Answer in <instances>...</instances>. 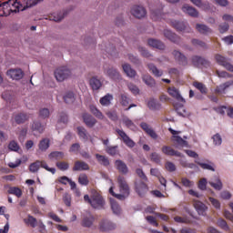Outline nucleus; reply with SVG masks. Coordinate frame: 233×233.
I'll list each match as a JSON object with an SVG mask.
<instances>
[{"label":"nucleus","mask_w":233,"mask_h":233,"mask_svg":"<svg viewBox=\"0 0 233 233\" xmlns=\"http://www.w3.org/2000/svg\"><path fill=\"white\" fill-rule=\"evenodd\" d=\"M233 80L228 81L224 84H221L219 86H217L215 89L216 94H221V92H225L227 88H229V86H232Z\"/></svg>","instance_id":"36"},{"label":"nucleus","mask_w":233,"mask_h":233,"mask_svg":"<svg viewBox=\"0 0 233 233\" xmlns=\"http://www.w3.org/2000/svg\"><path fill=\"white\" fill-rule=\"evenodd\" d=\"M182 11L185 14H187V15H190L191 17H198L199 12H198V9L188 5H184L182 7Z\"/></svg>","instance_id":"19"},{"label":"nucleus","mask_w":233,"mask_h":233,"mask_svg":"<svg viewBox=\"0 0 233 233\" xmlns=\"http://www.w3.org/2000/svg\"><path fill=\"white\" fill-rule=\"evenodd\" d=\"M147 106L149 110H161V104H159L156 99H150L147 102Z\"/></svg>","instance_id":"40"},{"label":"nucleus","mask_w":233,"mask_h":233,"mask_svg":"<svg viewBox=\"0 0 233 233\" xmlns=\"http://www.w3.org/2000/svg\"><path fill=\"white\" fill-rule=\"evenodd\" d=\"M83 170H90V166H88L85 161H76L75 166L73 167V171L81 172Z\"/></svg>","instance_id":"18"},{"label":"nucleus","mask_w":233,"mask_h":233,"mask_svg":"<svg viewBox=\"0 0 233 233\" xmlns=\"http://www.w3.org/2000/svg\"><path fill=\"white\" fill-rule=\"evenodd\" d=\"M162 152L166 156H175L176 157H183V155L181 154V152L175 150L170 146L162 147Z\"/></svg>","instance_id":"16"},{"label":"nucleus","mask_w":233,"mask_h":233,"mask_svg":"<svg viewBox=\"0 0 233 233\" xmlns=\"http://www.w3.org/2000/svg\"><path fill=\"white\" fill-rule=\"evenodd\" d=\"M120 103L122 106H128L130 105V98L127 95L122 94Z\"/></svg>","instance_id":"63"},{"label":"nucleus","mask_w":233,"mask_h":233,"mask_svg":"<svg viewBox=\"0 0 233 233\" xmlns=\"http://www.w3.org/2000/svg\"><path fill=\"white\" fill-rule=\"evenodd\" d=\"M115 167L121 174H128V167L122 160H116Z\"/></svg>","instance_id":"23"},{"label":"nucleus","mask_w":233,"mask_h":233,"mask_svg":"<svg viewBox=\"0 0 233 233\" xmlns=\"http://www.w3.org/2000/svg\"><path fill=\"white\" fill-rule=\"evenodd\" d=\"M89 85L92 90H99V88L103 86V83H101V80H99L97 76L91 77L89 80Z\"/></svg>","instance_id":"24"},{"label":"nucleus","mask_w":233,"mask_h":233,"mask_svg":"<svg viewBox=\"0 0 233 233\" xmlns=\"http://www.w3.org/2000/svg\"><path fill=\"white\" fill-rule=\"evenodd\" d=\"M116 132L121 137L123 143L128 147V148H134V147H136V142H134V140H132V138H130V137H128L125 131L116 129Z\"/></svg>","instance_id":"6"},{"label":"nucleus","mask_w":233,"mask_h":233,"mask_svg":"<svg viewBox=\"0 0 233 233\" xmlns=\"http://www.w3.org/2000/svg\"><path fill=\"white\" fill-rule=\"evenodd\" d=\"M78 183L80 185H83L84 187H86V185L90 183V181L88 180V176H86V174H81L78 177Z\"/></svg>","instance_id":"53"},{"label":"nucleus","mask_w":233,"mask_h":233,"mask_svg":"<svg viewBox=\"0 0 233 233\" xmlns=\"http://www.w3.org/2000/svg\"><path fill=\"white\" fill-rule=\"evenodd\" d=\"M65 157V153L61 151H53L49 154L51 161H61Z\"/></svg>","instance_id":"31"},{"label":"nucleus","mask_w":233,"mask_h":233,"mask_svg":"<svg viewBox=\"0 0 233 233\" xmlns=\"http://www.w3.org/2000/svg\"><path fill=\"white\" fill-rule=\"evenodd\" d=\"M43 0H27L26 5L23 6L21 3L15 0H9L4 3H0V15L3 17H8L10 14H17V12H23L26 8H32L35 6L37 3H41Z\"/></svg>","instance_id":"1"},{"label":"nucleus","mask_w":233,"mask_h":233,"mask_svg":"<svg viewBox=\"0 0 233 233\" xmlns=\"http://www.w3.org/2000/svg\"><path fill=\"white\" fill-rule=\"evenodd\" d=\"M83 120L84 123L89 128H92L97 123V120L92 116V115H89L88 113H85L83 115Z\"/></svg>","instance_id":"21"},{"label":"nucleus","mask_w":233,"mask_h":233,"mask_svg":"<svg viewBox=\"0 0 233 233\" xmlns=\"http://www.w3.org/2000/svg\"><path fill=\"white\" fill-rule=\"evenodd\" d=\"M110 203L113 213L119 216L121 214V207H119V204H117V202L114 199H110Z\"/></svg>","instance_id":"46"},{"label":"nucleus","mask_w":233,"mask_h":233,"mask_svg":"<svg viewBox=\"0 0 233 233\" xmlns=\"http://www.w3.org/2000/svg\"><path fill=\"white\" fill-rule=\"evenodd\" d=\"M135 190L140 198H143L148 192V186L142 180H137L135 182Z\"/></svg>","instance_id":"7"},{"label":"nucleus","mask_w":233,"mask_h":233,"mask_svg":"<svg viewBox=\"0 0 233 233\" xmlns=\"http://www.w3.org/2000/svg\"><path fill=\"white\" fill-rule=\"evenodd\" d=\"M181 183L183 187H186L187 188H191V187H194V182L187 177H182Z\"/></svg>","instance_id":"62"},{"label":"nucleus","mask_w":233,"mask_h":233,"mask_svg":"<svg viewBox=\"0 0 233 233\" xmlns=\"http://www.w3.org/2000/svg\"><path fill=\"white\" fill-rule=\"evenodd\" d=\"M41 168V161L37 160L29 166L30 172L35 173Z\"/></svg>","instance_id":"56"},{"label":"nucleus","mask_w":233,"mask_h":233,"mask_svg":"<svg viewBox=\"0 0 233 233\" xmlns=\"http://www.w3.org/2000/svg\"><path fill=\"white\" fill-rule=\"evenodd\" d=\"M56 167L59 170H62V172H65V170H68V168H70L68 162H56Z\"/></svg>","instance_id":"59"},{"label":"nucleus","mask_w":233,"mask_h":233,"mask_svg":"<svg viewBox=\"0 0 233 233\" xmlns=\"http://www.w3.org/2000/svg\"><path fill=\"white\" fill-rule=\"evenodd\" d=\"M193 86H195V88H197V90H199V92L204 95L208 94V92L207 86H205V84H203L201 82H194Z\"/></svg>","instance_id":"43"},{"label":"nucleus","mask_w":233,"mask_h":233,"mask_svg":"<svg viewBox=\"0 0 233 233\" xmlns=\"http://www.w3.org/2000/svg\"><path fill=\"white\" fill-rule=\"evenodd\" d=\"M131 14L134 17H137V19H142V17L147 15V9L141 5H134L131 8Z\"/></svg>","instance_id":"9"},{"label":"nucleus","mask_w":233,"mask_h":233,"mask_svg":"<svg viewBox=\"0 0 233 233\" xmlns=\"http://www.w3.org/2000/svg\"><path fill=\"white\" fill-rule=\"evenodd\" d=\"M191 63L195 68H210V61L201 56H193L191 57Z\"/></svg>","instance_id":"4"},{"label":"nucleus","mask_w":233,"mask_h":233,"mask_svg":"<svg viewBox=\"0 0 233 233\" xmlns=\"http://www.w3.org/2000/svg\"><path fill=\"white\" fill-rule=\"evenodd\" d=\"M7 76L11 77V79H15V81H19L23 79L25 76V72L21 69H9L7 71Z\"/></svg>","instance_id":"13"},{"label":"nucleus","mask_w":233,"mask_h":233,"mask_svg":"<svg viewBox=\"0 0 233 233\" xmlns=\"http://www.w3.org/2000/svg\"><path fill=\"white\" fill-rule=\"evenodd\" d=\"M196 163H198V166L201 167V168H203V170H211V172H216V168H214V163L212 162L207 164L196 161Z\"/></svg>","instance_id":"48"},{"label":"nucleus","mask_w":233,"mask_h":233,"mask_svg":"<svg viewBox=\"0 0 233 233\" xmlns=\"http://www.w3.org/2000/svg\"><path fill=\"white\" fill-rule=\"evenodd\" d=\"M209 185L215 188V190H221V188H223V183L218 177L215 178L214 181H209Z\"/></svg>","instance_id":"45"},{"label":"nucleus","mask_w":233,"mask_h":233,"mask_svg":"<svg viewBox=\"0 0 233 233\" xmlns=\"http://www.w3.org/2000/svg\"><path fill=\"white\" fill-rule=\"evenodd\" d=\"M84 200L86 203H89L93 208H96L97 210L105 208V198H103V196L99 193H95L91 198L88 195H85Z\"/></svg>","instance_id":"3"},{"label":"nucleus","mask_w":233,"mask_h":233,"mask_svg":"<svg viewBox=\"0 0 233 233\" xmlns=\"http://www.w3.org/2000/svg\"><path fill=\"white\" fill-rule=\"evenodd\" d=\"M95 220H96V218H94V216L89 215L83 218L81 225H82V227H85L86 228H90V227H92V225H94Z\"/></svg>","instance_id":"27"},{"label":"nucleus","mask_w":233,"mask_h":233,"mask_svg":"<svg viewBox=\"0 0 233 233\" xmlns=\"http://www.w3.org/2000/svg\"><path fill=\"white\" fill-rule=\"evenodd\" d=\"M28 119H30V115L27 113H15L12 117V120L15 121L16 125H24Z\"/></svg>","instance_id":"8"},{"label":"nucleus","mask_w":233,"mask_h":233,"mask_svg":"<svg viewBox=\"0 0 233 233\" xmlns=\"http://www.w3.org/2000/svg\"><path fill=\"white\" fill-rule=\"evenodd\" d=\"M122 68L127 77H136L137 72L132 68V66H130V65L125 64Z\"/></svg>","instance_id":"33"},{"label":"nucleus","mask_w":233,"mask_h":233,"mask_svg":"<svg viewBox=\"0 0 233 233\" xmlns=\"http://www.w3.org/2000/svg\"><path fill=\"white\" fill-rule=\"evenodd\" d=\"M213 143L216 147H219L223 143V138H221V135L219 133H217L212 137Z\"/></svg>","instance_id":"57"},{"label":"nucleus","mask_w":233,"mask_h":233,"mask_svg":"<svg viewBox=\"0 0 233 233\" xmlns=\"http://www.w3.org/2000/svg\"><path fill=\"white\" fill-rule=\"evenodd\" d=\"M106 76H108L110 79H113V81H117L121 79V75H119V72L114 68H109L106 71Z\"/></svg>","instance_id":"29"},{"label":"nucleus","mask_w":233,"mask_h":233,"mask_svg":"<svg viewBox=\"0 0 233 233\" xmlns=\"http://www.w3.org/2000/svg\"><path fill=\"white\" fill-rule=\"evenodd\" d=\"M68 123V116L66 113H60L57 124H56V128H62L61 125L63 124L64 127H66V124Z\"/></svg>","instance_id":"30"},{"label":"nucleus","mask_w":233,"mask_h":233,"mask_svg":"<svg viewBox=\"0 0 233 233\" xmlns=\"http://www.w3.org/2000/svg\"><path fill=\"white\" fill-rule=\"evenodd\" d=\"M167 92L169 96L177 99V101H179L180 103H186L185 98L181 96V94H179V90H177L176 87H169Z\"/></svg>","instance_id":"20"},{"label":"nucleus","mask_w":233,"mask_h":233,"mask_svg":"<svg viewBox=\"0 0 233 233\" xmlns=\"http://www.w3.org/2000/svg\"><path fill=\"white\" fill-rule=\"evenodd\" d=\"M116 225L113 222H110V220L104 219L99 224V229L102 232H106L108 230H116Z\"/></svg>","instance_id":"10"},{"label":"nucleus","mask_w":233,"mask_h":233,"mask_svg":"<svg viewBox=\"0 0 233 233\" xmlns=\"http://www.w3.org/2000/svg\"><path fill=\"white\" fill-rule=\"evenodd\" d=\"M229 29H230V25L227 22H224V23L218 25L219 34H227V31Z\"/></svg>","instance_id":"55"},{"label":"nucleus","mask_w":233,"mask_h":233,"mask_svg":"<svg viewBox=\"0 0 233 233\" xmlns=\"http://www.w3.org/2000/svg\"><path fill=\"white\" fill-rule=\"evenodd\" d=\"M71 74L72 72H70V69H68V67L62 66L55 71V77L56 81L63 82L65 81V79H68Z\"/></svg>","instance_id":"5"},{"label":"nucleus","mask_w":233,"mask_h":233,"mask_svg":"<svg viewBox=\"0 0 233 233\" xmlns=\"http://www.w3.org/2000/svg\"><path fill=\"white\" fill-rule=\"evenodd\" d=\"M63 201L66 207H71L72 205V197L68 193H65L63 196Z\"/></svg>","instance_id":"61"},{"label":"nucleus","mask_w":233,"mask_h":233,"mask_svg":"<svg viewBox=\"0 0 233 233\" xmlns=\"http://www.w3.org/2000/svg\"><path fill=\"white\" fill-rule=\"evenodd\" d=\"M77 135L79 136L80 139L83 141H88L90 138V135H88V131L83 127H76Z\"/></svg>","instance_id":"26"},{"label":"nucleus","mask_w":233,"mask_h":233,"mask_svg":"<svg viewBox=\"0 0 233 233\" xmlns=\"http://www.w3.org/2000/svg\"><path fill=\"white\" fill-rule=\"evenodd\" d=\"M164 35L167 39L171 41V43H175L176 45H179V43H181V37L177 36V35L168 29L164 30Z\"/></svg>","instance_id":"15"},{"label":"nucleus","mask_w":233,"mask_h":233,"mask_svg":"<svg viewBox=\"0 0 233 233\" xmlns=\"http://www.w3.org/2000/svg\"><path fill=\"white\" fill-rule=\"evenodd\" d=\"M147 67L149 69V72L155 76V77H161L163 76V70H159L157 66L154 64H148Z\"/></svg>","instance_id":"28"},{"label":"nucleus","mask_w":233,"mask_h":233,"mask_svg":"<svg viewBox=\"0 0 233 233\" xmlns=\"http://www.w3.org/2000/svg\"><path fill=\"white\" fill-rule=\"evenodd\" d=\"M117 183L120 194L114 192V187L109 188V194H111V196L116 199L124 201V199H127V198L130 196V187H128V183H127V179L123 176H118Z\"/></svg>","instance_id":"2"},{"label":"nucleus","mask_w":233,"mask_h":233,"mask_svg":"<svg viewBox=\"0 0 233 233\" xmlns=\"http://www.w3.org/2000/svg\"><path fill=\"white\" fill-rule=\"evenodd\" d=\"M117 148H119L118 146H109L106 148V152L109 156H116V154L119 153V150Z\"/></svg>","instance_id":"51"},{"label":"nucleus","mask_w":233,"mask_h":233,"mask_svg":"<svg viewBox=\"0 0 233 233\" xmlns=\"http://www.w3.org/2000/svg\"><path fill=\"white\" fill-rule=\"evenodd\" d=\"M32 129L36 130L39 134H43V132H45V126H43L41 122H34Z\"/></svg>","instance_id":"54"},{"label":"nucleus","mask_w":233,"mask_h":233,"mask_svg":"<svg viewBox=\"0 0 233 233\" xmlns=\"http://www.w3.org/2000/svg\"><path fill=\"white\" fill-rule=\"evenodd\" d=\"M147 45L152 46V48H157V50H165V44L157 39L149 38L147 40Z\"/></svg>","instance_id":"22"},{"label":"nucleus","mask_w":233,"mask_h":233,"mask_svg":"<svg viewBox=\"0 0 233 233\" xmlns=\"http://www.w3.org/2000/svg\"><path fill=\"white\" fill-rule=\"evenodd\" d=\"M89 110H90L91 114H93V116H95V117H96L97 119H105V116H103V113L101 111H99V109H97V107H96V106L91 105L89 106Z\"/></svg>","instance_id":"37"},{"label":"nucleus","mask_w":233,"mask_h":233,"mask_svg":"<svg viewBox=\"0 0 233 233\" xmlns=\"http://www.w3.org/2000/svg\"><path fill=\"white\" fill-rule=\"evenodd\" d=\"M64 101L67 105H72L74 101H76V96H74V93L72 92H67L66 96H64Z\"/></svg>","instance_id":"50"},{"label":"nucleus","mask_w":233,"mask_h":233,"mask_svg":"<svg viewBox=\"0 0 233 233\" xmlns=\"http://www.w3.org/2000/svg\"><path fill=\"white\" fill-rule=\"evenodd\" d=\"M142 80L147 86H150V88L156 86V79L150 75H144Z\"/></svg>","instance_id":"32"},{"label":"nucleus","mask_w":233,"mask_h":233,"mask_svg":"<svg viewBox=\"0 0 233 233\" xmlns=\"http://www.w3.org/2000/svg\"><path fill=\"white\" fill-rule=\"evenodd\" d=\"M39 150L41 152H46L50 148V139L43 138L38 144Z\"/></svg>","instance_id":"35"},{"label":"nucleus","mask_w":233,"mask_h":233,"mask_svg":"<svg viewBox=\"0 0 233 233\" xmlns=\"http://www.w3.org/2000/svg\"><path fill=\"white\" fill-rule=\"evenodd\" d=\"M8 194H12L13 196H16V198H21L23 196V190L17 187H11L8 189Z\"/></svg>","instance_id":"47"},{"label":"nucleus","mask_w":233,"mask_h":233,"mask_svg":"<svg viewBox=\"0 0 233 233\" xmlns=\"http://www.w3.org/2000/svg\"><path fill=\"white\" fill-rule=\"evenodd\" d=\"M193 205L198 216H207V210H208L207 205L199 200H196Z\"/></svg>","instance_id":"12"},{"label":"nucleus","mask_w":233,"mask_h":233,"mask_svg":"<svg viewBox=\"0 0 233 233\" xmlns=\"http://www.w3.org/2000/svg\"><path fill=\"white\" fill-rule=\"evenodd\" d=\"M196 29L198 30V32H199V34H212V29L206 25L197 24Z\"/></svg>","instance_id":"34"},{"label":"nucleus","mask_w":233,"mask_h":233,"mask_svg":"<svg viewBox=\"0 0 233 233\" xmlns=\"http://www.w3.org/2000/svg\"><path fill=\"white\" fill-rule=\"evenodd\" d=\"M172 141L176 148H184V147H188V142L179 136H173Z\"/></svg>","instance_id":"17"},{"label":"nucleus","mask_w":233,"mask_h":233,"mask_svg":"<svg viewBox=\"0 0 233 233\" xmlns=\"http://www.w3.org/2000/svg\"><path fill=\"white\" fill-rule=\"evenodd\" d=\"M215 59H216L217 63L218 65H220V66H223L227 63V57H225L219 54H217L215 56Z\"/></svg>","instance_id":"58"},{"label":"nucleus","mask_w":233,"mask_h":233,"mask_svg":"<svg viewBox=\"0 0 233 233\" xmlns=\"http://www.w3.org/2000/svg\"><path fill=\"white\" fill-rule=\"evenodd\" d=\"M172 54L175 57V60L178 61L179 65H182V66H187V65H188V59L180 51L174 50Z\"/></svg>","instance_id":"11"},{"label":"nucleus","mask_w":233,"mask_h":233,"mask_svg":"<svg viewBox=\"0 0 233 233\" xmlns=\"http://www.w3.org/2000/svg\"><path fill=\"white\" fill-rule=\"evenodd\" d=\"M39 117H42V119H46L50 117V110L48 108L40 109Z\"/></svg>","instance_id":"60"},{"label":"nucleus","mask_w":233,"mask_h":233,"mask_svg":"<svg viewBox=\"0 0 233 233\" xmlns=\"http://www.w3.org/2000/svg\"><path fill=\"white\" fill-rule=\"evenodd\" d=\"M151 18L153 19V21H160V19H163V11L161 9H152Z\"/></svg>","instance_id":"38"},{"label":"nucleus","mask_w":233,"mask_h":233,"mask_svg":"<svg viewBox=\"0 0 233 233\" xmlns=\"http://www.w3.org/2000/svg\"><path fill=\"white\" fill-rule=\"evenodd\" d=\"M191 43L193 46H200V48H203L204 50H207V48H208V46L207 45V43L199 39L194 38L191 40Z\"/></svg>","instance_id":"49"},{"label":"nucleus","mask_w":233,"mask_h":233,"mask_svg":"<svg viewBox=\"0 0 233 233\" xmlns=\"http://www.w3.org/2000/svg\"><path fill=\"white\" fill-rule=\"evenodd\" d=\"M65 18V13H53L49 15L50 21H55L56 23H59L62 19Z\"/></svg>","instance_id":"41"},{"label":"nucleus","mask_w":233,"mask_h":233,"mask_svg":"<svg viewBox=\"0 0 233 233\" xmlns=\"http://www.w3.org/2000/svg\"><path fill=\"white\" fill-rule=\"evenodd\" d=\"M171 25H172L173 28L177 30V32H185V30H187V23H185V22H179L177 20H173V21H171Z\"/></svg>","instance_id":"25"},{"label":"nucleus","mask_w":233,"mask_h":233,"mask_svg":"<svg viewBox=\"0 0 233 233\" xmlns=\"http://www.w3.org/2000/svg\"><path fill=\"white\" fill-rule=\"evenodd\" d=\"M140 127L142 128V130H144V132H146V134H147L149 137H152V139H157V133H156V131L152 129V127L148 124H147L146 122H142L140 124Z\"/></svg>","instance_id":"14"},{"label":"nucleus","mask_w":233,"mask_h":233,"mask_svg":"<svg viewBox=\"0 0 233 233\" xmlns=\"http://www.w3.org/2000/svg\"><path fill=\"white\" fill-rule=\"evenodd\" d=\"M112 99H114V96L110 94H106L105 96L100 98V105H102V106H108V105H110Z\"/></svg>","instance_id":"42"},{"label":"nucleus","mask_w":233,"mask_h":233,"mask_svg":"<svg viewBox=\"0 0 233 233\" xmlns=\"http://www.w3.org/2000/svg\"><path fill=\"white\" fill-rule=\"evenodd\" d=\"M24 223H25V225H29L32 228H35L37 227V219L31 215H28L27 218H24Z\"/></svg>","instance_id":"39"},{"label":"nucleus","mask_w":233,"mask_h":233,"mask_svg":"<svg viewBox=\"0 0 233 233\" xmlns=\"http://www.w3.org/2000/svg\"><path fill=\"white\" fill-rule=\"evenodd\" d=\"M96 157L100 165H103L104 167H108V165H110V160H108V157L106 156L96 154Z\"/></svg>","instance_id":"44"},{"label":"nucleus","mask_w":233,"mask_h":233,"mask_svg":"<svg viewBox=\"0 0 233 233\" xmlns=\"http://www.w3.org/2000/svg\"><path fill=\"white\" fill-rule=\"evenodd\" d=\"M8 148L12 152H19L21 147H19V144L15 140H12L8 145Z\"/></svg>","instance_id":"52"},{"label":"nucleus","mask_w":233,"mask_h":233,"mask_svg":"<svg viewBox=\"0 0 233 233\" xmlns=\"http://www.w3.org/2000/svg\"><path fill=\"white\" fill-rule=\"evenodd\" d=\"M177 114L182 117H188V112L185 109V106H180L177 108Z\"/></svg>","instance_id":"64"}]
</instances>
